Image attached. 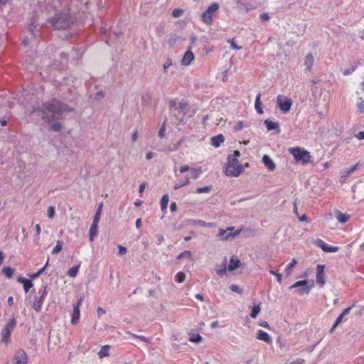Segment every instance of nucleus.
<instances>
[{
    "label": "nucleus",
    "mask_w": 364,
    "mask_h": 364,
    "mask_svg": "<svg viewBox=\"0 0 364 364\" xmlns=\"http://www.w3.org/2000/svg\"><path fill=\"white\" fill-rule=\"evenodd\" d=\"M73 109L60 101L53 99L43 104L42 107V118L50 123L60 119L65 113L72 112Z\"/></svg>",
    "instance_id": "f257e3e1"
},
{
    "label": "nucleus",
    "mask_w": 364,
    "mask_h": 364,
    "mask_svg": "<svg viewBox=\"0 0 364 364\" xmlns=\"http://www.w3.org/2000/svg\"><path fill=\"white\" fill-rule=\"evenodd\" d=\"M240 155V153L238 151H235L233 154L228 156V164L225 171L226 176L237 177L242 172V166L237 159Z\"/></svg>",
    "instance_id": "f03ea898"
},
{
    "label": "nucleus",
    "mask_w": 364,
    "mask_h": 364,
    "mask_svg": "<svg viewBox=\"0 0 364 364\" xmlns=\"http://www.w3.org/2000/svg\"><path fill=\"white\" fill-rule=\"evenodd\" d=\"M295 161L302 164H306L311 161V156L310 153L303 147H291L288 149Z\"/></svg>",
    "instance_id": "7ed1b4c3"
},
{
    "label": "nucleus",
    "mask_w": 364,
    "mask_h": 364,
    "mask_svg": "<svg viewBox=\"0 0 364 364\" xmlns=\"http://www.w3.org/2000/svg\"><path fill=\"white\" fill-rule=\"evenodd\" d=\"M50 23L55 29H65L72 23L70 16L68 14H58L50 19Z\"/></svg>",
    "instance_id": "20e7f679"
},
{
    "label": "nucleus",
    "mask_w": 364,
    "mask_h": 364,
    "mask_svg": "<svg viewBox=\"0 0 364 364\" xmlns=\"http://www.w3.org/2000/svg\"><path fill=\"white\" fill-rule=\"evenodd\" d=\"M314 286V284L312 281L301 280L296 282L294 284L289 287V289H295V293L299 295H303L308 294Z\"/></svg>",
    "instance_id": "39448f33"
},
{
    "label": "nucleus",
    "mask_w": 364,
    "mask_h": 364,
    "mask_svg": "<svg viewBox=\"0 0 364 364\" xmlns=\"http://www.w3.org/2000/svg\"><path fill=\"white\" fill-rule=\"evenodd\" d=\"M219 9L218 3H212L208 9L201 15L202 21L208 26L212 25L213 22V16Z\"/></svg>",
    "instance_id": "423d86ee"
},
{
    "label": "nucleus",
    "mask_w": 364,
    "mask_h": 364,
    "mask_svg": "<svg viewBox=\"0 0 364 364\" xmlns=\"http://www.w3.org/2000/svg\"><path fill=\"white\" fill-rule=\"evenodd\" d=\"M16 326V321L15 318L10 319L4 326L1 331V342L8 344L10 341L11 333L14 331Z\"/></svg>",
    "instance_id": "0eeeda50"
},
{
    "label": "nucleus",
    "mask_w": 364,
    "mask_h": 364,
    "mask_svg": "<svg viewBox=\"0 0 364 364\" xmlns=\"http://www.w3.org/2000/svg\"><path fill=\"white\" fill-rule=\"evenodd\" d=\"M188 106V103L185 100H181L177 107L174 109V112H171L174 115L173 123L178 125L183 121L185 117V109Z\"/></svg>",
    "instance_id": "6e6552de"
},
{
    "label": "nucleus",
    "mask_w": 364,
    "mask_h": 364,
    "mask_svg": "<svg viewBox=\"0 0 364 364\" xmlns=\"http://www.w3.org/2000/svg\"><path fill=\"white\" fill-rule=\"evenodd\" d=\"M277 105L282 112L287 113L291 109L292 100L289 97L279 95L277 97Z\"/></svg>",
    "instance_id": "1a4fd4ad"
},
{
    "label": "nucleus",
    "mask_w": 364,
    "mask_h": 364,
    "mask_svg": "<svg viewBox=\"0 0 364 364\" xmlns=\"http://www.w3.org/2000/svg\"><path fill=\"white\" fill-rule=\"evenodd\" d=\"M227 231V230H224L222 228L219 230L218 236L221 238V240H232V239H234L235 237L240 234L242 230H237L233 232H230L228 234H226Z\"/></svg>",
    "instance_id": "9d476101"
},
{
    "label": "nucleus",
    "mask_w": 364,
    "mask_h": 364,
    "mask_svg": "<svg viewBox=\"0 0 364 364\" xmlns=\"http://www.w3.org/2000/svg\"><path fill=\"white\" fill-rule=\"evenodd\" d=\"M227 231V230H224L222 228L219 230L218 236L221 238V240H232V239H234L235 237L240 234L242 230H237L233 232H230L228 234H226Z\"/></svg>",
    "instance_id": "9b49d317"
},
{
    "label": "nucleus",
    "mask_w": 364,
    "mask_h": 364,
    "mask_svg": "<svg viewBox=\"0 0 364 364\" xmlns=\"http://www.w3.org/2000/svg\"><path fill=\"white\" fill-rule=\"evenodd\" d=\"M318 246L326 252H336L339 248L337 246H330L321 240L317 241Z\"/></svg>",
    "instance_id": "f8f14e48"
},
{
    "label": "nucleus",
    "mask_w": 364,
    "mask_h": 364,
    "mask_svg": "<svg viewBox=\"0 0 364 364\" xmlns=\"http://www.w3.org/2000/svg\"><path fill=\"white\" fill-rule=\"evenodd\" d=\"M316 282L323 286L325 284L323 266L317 265Z\"/></svg>",
    "instance_id": "ddd939ff"
},
{
    "label": "nucleus",
    "mask_w": 364,
    "mask_h": 364,
    "mask_svg": "<svg viewBox=\"0 0 364 364\" xmlns=\"http://www.w3.org/2000/svg\"><path fill=\"white\" fill-rule=\"evenodd\" d=\"M46 295V288H44L41 296L38 299H36L35 301L33 302V307L37 311H39L41 309L42 304H43V301L44 300Z\"/></svg>",
    "instance_id": "4468645a"
},
{
    "label": "nucleus",
    "mask_w": 364,
    "mask_h": 364,
    "mask_svg": "<svg viewBox=\"0 0 364 364\" xmlns=\"http://www.w3.org/2000/svg\"><path fill=\"white\" fill-rule=\"evenodd\" d=\"M262 162L266 168L270 171H274L276 168L275 163L268 155L263 156Z\"/></svg>",
    "instance_id": "2eb2a0df"
},
{
    "label": "nucleus",
    "mask_w": 364,
    "mask_h": 364,
    "mask_svg": "<svg viewBox=\"0 0 364 364\" xmlns=\"http://www.w3.org/2000/svg\"><path fill=\"white\" fill-rule=\"evenodd\" d=\"M314 64V57L313 54L309 53L304 59V65L305 66V70L306 71H311L313 65Z\"/></svg>",
    "instance_id": "dca6fc26"
},
{
    "label": "nucleus",
    "mask_w": 364,
    "mask_h": 364,
    "mask_svg": "<svg viewBox=\"0 0 364 364\" xmlns=\"http://www.w3.org/2000/svg\"><path fill=\"white\" fill-rule=\"evenodd\" d=\"M193 60L194 54L191 50H188L185 53L181 60V64L186 66L189 65Z\"/></svg>",
    "instance_id": "f3484780"
},
{
    "label": "nucleus",
    "mask_w": 364,
    "mask_h": 364,
    "mask_svg": "<svg viewBox=\"0 0 364 364\" xmlns=\"http://www.w3.org/2000/svg\"><path fill=\"white\" fill-rule=\"evenodd\" d=\"M98 223L97 222L92 221L91 226L89 230V237L90 241L92 242L94 240L95 237L97 235L98 233Z\"/></svg>",
    "instance_id": "a211bd4d"
},
{
    "label": "nucleus",
    "mask_w": 364,
    "mask_h": 364,
    "mask_svg": "<svg viewBox=\"0 0 364 364\" xmlns=\"http://www.w3.org/2000/svg\"><path fill=\"white\" fill-rule=\"evenodd\" d=\"M257 338L259 340L264 341L267 343H271L272 341L271 336L267 332L262 330L257 331Z\"/></svg>",
    "instance_id": "6ab92c4d"
},
{
    "label": "nucleus",
    "mask_w": 364,
    "mask_h": 364,
    "mask_svg": "<svg viewBox=\"0 0 364 364\" xmlns=\"http://www.w3.org/2000/svg\"><path fill=\"white\" fill-rule=\"evenodd\" d=\"M240 261L235 256H232L230 259V263L228 269L229 271H233L237 269L240 266Z\"/></svg>",
    "instance_id": "aec40b11"
},
{
    "label": "nucleus",
    "mask_w": 364,
    "mask_h": 364,
    "mask_svg": "<svg viewBox=\"0 0 364 364\" xmlns=\"http://www.w3.org/2000/svg\"><path fill=\"white\" fill-rule=\"evenodd\" d=\"M80 316V309L77 306H73V311L71 318V323L73 325L77 324L79 322Z\"/></svg>",
    "instance_id": "412c9836"
},
{
    "label": "nucleus",
    "mask_w": 364,
    "mask_h": 364,
    "mask_svg": "<svg viewBox=\"0 0 364 364\" xmlns=\"http://www.w3.org/2000/svg\"><path fill=\"white\" fill-rule=\"evenodd\" d=\"M225 140L223 134H218L211 138V144L215 147H219Z\"/></svg>",
    "instance_id": "4be33fe9"
},
{
    "label": "nucleus",
    "mask_w": 364,
    "mask_h": 364,
    "mask_svg": "<svg viewBox=\"0 0 364 364\" xmlns=\"http://www.w3.org/2000/svg\"><path fill=\"white\" fill-rule=\"evenodd\" d=\"M336 218L339 223H345L349 220L350 215L346 213H343L341 211H337L336 213Z\"/></svg>",
    "instance_id": "5701e85b"
},
{
    "label": "nucleus",
    "mask_w": 364,
    "mask_h": 364,
    "mask_svg": "<svg viewBox=\"0 0 364 364\" xmlns=\"http://www.w3.org/2000/svg\"><path fill=\"white\" fill-rule=\"evenodd\" d=\"M109 349H110V346H109V345L103 346L97 353L99 358H102L109 356Z\"/></svg>",
    "instance_id": "b1692460"
},
{
    "label": "nucleus",
    "mask_w": 364,
    "mask_h": 364,
    "mask_svg": "<svg viewBox=\"0 0 364 364\" xmlns=\"http://www.w3.org/2000/svg\"><path fill=\"white\" fill-rule=\"evenodd\" d=\"M260 98H261V94L258 93L257 95V96H256L255 107L256 111L259 114H262L263 113V109H262V102L260 101Z\"/></svg>",
    "instance_id": "393cba45"
},
{
    "label": "nucleus",
    "mask_w": 364,
    "mask_h": 364,
    "mask_svg": "<svg viewBox=\"0 0 364 364\" xmlns=\"http://www.w3.org/2000/svg\"><path fill=\"white\" fill-rule=\"evenodd\" d=\"M191 223L194 225H199L205 228H212L214 226L213 223H206L202 220H193Z\"/></svg>",
    "instance_id": "a878e982"
},
{
    "label": "nucleus",
    "mask_w": 364,
    "mask_h": 364,
    "mask_svg": "<svg viewBox=\"0 0 364 364\" xmlns=\"http://www.w3.org/2000/svg\"><path fill=\"white\" fill-rule=\"evenodd\" d=\"M168 201V196L167 194L164 195L161 200V208L164 213H166Z\"/></svg>",
    "instance_id": "bb28decb"
},
{
    "label": "nucleus",
    "mask_w": 364,
    "mask_h": 364,
    "mask_svg": "<svg viewBox=\"0 0 364 364\" xmlns=\"http://www.w3.org/2000/svg\"><path fill=\"white\" fill-rule=\"evenodd\" d=\"M264 124L268 131L275 130L279 129V124L277 122H272L269 119H266Z\"/></svg>",
    "instance_id": "cd10ccee"
},
{
    "label": "nucleus",
    "mask_w": 364,
    "mask_h": 364,
    "mask_svg": "<svg viewBox=\"0 0 364 364\" xmlns=\"http://www.w3.org/2000/svg\"><path fill=\"white\" fill-rule=\"evenodd\" d=\"M102 207H103L102 203H99L97 208L96 210L95 214L93 217L92 221L99 223V221L100 220L101 215H102Z\"/></svg>",
    "instance_id": "c85d7f7f"
},
{
    "label": "nucleus",
    "mask_w": 364,
    "mask_h": 364,
    "mask_svg": "<svg viewBox=\"0 0 364 364\" xmlns=\"http://www.w3.org/2000/svg\"><path fill=\"white\" fill-rule=\"evenodd\" d=\"M189 183H190L189 178L188 176H186L183 180H181L178 183H176L174 185L173 188L175 190H178V189L189 184Z\"/></svg>",
    "instance_id": "c756f323"
},
{
    "label": "nucleus",
    "mask_w": 364,
    "mask_h": 364,
    "mask_svg": "<svg viewBox=\"0 0 364 364\" xmlns=\"http://www.w3.org/2000/svg\"><path fill=\"white\" fill-rule=\"evenodd\" d=\"M215 270L217 274L223 276L227 271L226 263L224 262L223 264L217 265Z\"/></svg>",
    "instance_id": "7c9ffc66"
},
{
    "label": "nucleus",
    "mask_w": 364,
    "mask_h": 364,
    "mask_svg": "<svg viewBox=\"0 0 364 364\" xmlns=\"http://www.w3.org/2000/svg\"><path fill=\"white\" fill-rule=\"evenodd\" d=\"M80 267V265L78 264V265L71 267L68 270V275L73 278L77 276V274H78Z\"/></svg>",
    "instance_id": "2f4dec72"
},
{
    "label": "nucleus",
    "mask_w": 364,
    "mask_h": 364,
    "mask_svg": "<svg viewBox=\"0 0 364 364\" xmlns=\"http://www.w3.org/2000/svg\"><path fill=\"white\" fill-rule=\"evenodd\" d=\"M297 264V260L296 259H293L291 262L285 268V272L287 275L291 274L292 272V269L295 267V265Z\"/></svg>",
    "instance_id": "473e14b6"
},
{
    "label": "nucleus",
    "mask_w": 364,
    "mask_h": 364,
    "mask_svg": "<svg viewBox=\"0 0 364 364\" xmlns=\"http://www.w3.org/2000/svg\"><path fill=\"white\" fill-rule=\"evenodd\" d=\"M203 341V337L198 333H193L189 338V341L192 343H200Z\"/></svg>",
    "instance_id": "72a5a7b5"
},
{
    "label": "nucleus",
    "mask_w": 364,
    "mask_h": 364,
    "mask_svg": "<svg viewBox=\"0 0 364 364\" xmlns=\"http://www.w3.org/2000/svg\"><path fill=\"white\" fill-rule=\"evenodd\" d=\"M343 318H344V316H343L341 314L338 316V318H336V320L335 321L333 326L331 327V328L330 329V333H333L334 331V330L336 329V328L341 323L343 322Z\"/></svg>",
    "instance_id": "f704fd0d"
},
{
    "label": "nucleus",
    "mask_w": 364,
    "mask_h": 364,
    "mask_svg": "<svg viewBox=\"0 0 364 364\" xmlns=\"http://www.w3.org/2000/svg\"><path fill=\"white\" fill-rule=\"evenodd\" d=\"M356 107L360 113H364V100L362 97L358 99Z\"/></svg>",
    "instance_id": "c9c22d12"
},
{
    "label": "nucleus",
    "mask_w": 364,
    "mask_h": 364,
    "mask_svg": "<svg viewBox=\"0 0 364 364\" xmlns=\"http://www.w3.org/2000/svg\"><path fill=\"white\" fill-rule=\"evenodd\" d=\"M261 308H260V304H259L257 306H254L252 308V311L250 313V316L252 318H256L258 314L260 312Z\"/></svg>",
    "instance_id": "e433bc0d"
},
{
    "label": "nucleus",
    "mask_w": 364,
    "mask_h": 364,
    "mask_svg": "<svg viewBox=\"0 0 364 364\" xmlns=\"http://www.w3.org/2000/svg\"><path fill=\"white\" fill-rule=\"evenodd\" d=\"M185 278H186V274L182 272H178L175 276V280L178 283L183 282L185 280Z\"/></svg>",
    "instance_id": "4c0bfd02"
},
{
    "label": "nucleus",
    "mask_w": 364,
    "mask_h": 364,
    "mask_svg": "<svg viewBox=\"0 0 364 364\" xmlns=\"http://www.w3.org/2000/svg\"><path fill=\"white\" fill-rule=\"evenodd\" d=\"M63 242L60 240H58L55 247L52 250L53 255H56L60 252L62 250Z\"/></svg>",
    "instance_id": "58836bf2"
},
{
    "label": "nucleus",
    "mask_w": 364,
    "mask_h": 364,
    "mask_svg": "<svg viewBox=\"0 0 364 364\" xmlns=\"http://www.w3.org/2000/svg\"><path fill=\"white\" fill-rule=\"evenodd\" d=\"M191 171L193 173V177L194 179H197L199 176L202 173L201 167L192 168Z\"/></svg>",
    "instance_id": "ea45409f"
},
{
    "label": "nucleus",
    "mask_w": 364,
    "mask_h": 364,
    "mask_svg": "<svg viewBox=\"0 0 364 364\" xmlns=\"http://www.w3.org/2000/svg\"><path fill=\"white\" fill-rule=\"evenodd\" d=\"M179 102L177 99H171L169 100L171 112H174V109L178 107Z\"/></svg>",
    "instance_id": "a19ab883"
},
{
    "label": "nucleus",
    "mask_w": 364,
    "mask_h": 364,
    "mask_svg": "<svg viewBox=\"0 0 364 364\" xmlns=\"http://www.w3.org/2000/svg\"><path fill=\"white\" fill-rule=\"evenodd\" d=\"M2 272L7 278H11L14 273V269L11 267H6L3 268Z\"/></svg>",
    "instance_id": "79ce46f5"
},
{
    "label": "nucleus",
    "mask_w": 364,
    "mask_h": 364,
    "mask_svg": "<svg viewBox=\"0 0 364 364\" xmlns=\"http://www.w3.org/2000/svg\"><path fill=\"white\" fill-rule=\"evenodd\" d=\"M164 28H165V25L164 23H159L156 28V33H157V36H159V37H161L162 35L164 33Z\"/></svg>",
    "instance_id": "37998d69"
},
{
    "label": "nucleus",
    "mask_w": 364,
    "mask_h": 364,
    "mask_svg": "<svg viewBox=\"0 0 364 364\" xmlns=\"http://www.w3.org/2000/svg\"><path fill=\"white\" fill-rule=\"evenodd\" d=\"M14 364H22L23 363V354L21 353H16L14 355Z\"/></svg>",
    "instance_id": "c03bdc74"
},
{
    "label": "nucleus",
    "mask_w": 364,
    "mask_h": 364,
    "mask_svg": "<svg viewBox=\"0 0 364 364\" xmlns=\"http://www.w3.org/2000/svg\"><path fill=\"white\" fill-rule=\"evenodd\" d=\"M33 287L31 280L24 278V291L26 293Z\"/></svg>",
    "instance_id": "a18cd8bd"
},
{
    "label": "nucleus",
    "mask_w": 364,
    "mask_h": 364,
    "mask_svg": "<svg viewBox=\"0 0 364 364\" xmlns=\"http://www.w3.org/2000/svg\"><path fill=\"white\" fill-rule=\"evenodd\" d=\"M212 189L211 186H204L196 189L197 193H209Z\"/></svg>",
    "instance_id": "49530a36"
},
{
    "label": "nucleus",
    "mask_w": 364,
    "mask_h": 364,
    "mask_svg": "<svg viewBox=\"0 0 364 364\" xmlns=\"http://www.w3.org/2000/svg\"><path fill=\"white\" fill-rule=\"evenodd\" d=\"M165 131H166V122H164L162 125L160 127V129L159 131L158 135L162 139L164 137L165 135Z\"/></svg>",
    "instance_id": "de8ad7c7"
},
{
    "label": "nucleus",
    "mask_w": 364,
    "mask_h": 364,
    "mask_svg": "<svg viewBox=\"0 0 364 364\" xmlns=\"http://www.w3.org/2000/svg\"><path fill=\"white\" fill-rule=\"evenodd\" d=\"M127 333L129 335H130L133 338H136L140 339L141 341H142L144 342H146V343L149 342V339L147 338H146L145 336H144L136 335V334H134V333H130V332H128Z\"/></svg>",
    "instance_id": "09e8293b"
},
{
    "label": "nucleus",
    "mask_w": 364,
    "mask_h": 364,
    "mask_svg": "<svg viewBox=\"0 0 364 364\" xmlns=\"http://www.w3.org/2000/svg\"><path fill=\"white\" fill-rule=\"evenodd\" d=\"M173 65L172 60L170 58H167L165 63L163 65V68L165 73H167L168 69Z\"/></svg>",
    "instance_id": "8fccbe9b"
},
{
    "label": "nucleus",
    "mask_w": 364,
    "mask_h": 364,
    "mask_svg": "<svg viewBox=\"0 0 364 364\" xmlns=\"http://www.w3.org/2000/svg\"><path fill=\"white\" fill-rule=\"evenodd\" d=\"M183 11L181 9H175L172 11V16L175 18L180 17L183 14Z\"/></svg>",
    "instance_id": "3c124183"
},
{
    "label": "nucleus",
    "mask_w": 364,
    "mask_h": 364,
    "mask_svg": "<svg viewBox=\"0 0 364 364\" xmlns=\"http://www.w3.org/2000/svg\"><path fill=\"white\" fill-rule=\"evenodd\" d=\"M269 273L274 276H275V277L277 278V282L281 284L282 283V274L274 271V270H269Z\"/></svg>",
    "instance_id": "603ef678"
},
{
    "label": "nucleus",
    "mask_w": 364,
    "mask_h": 364,
    "mask_svg": "<svg viewBox=\"0 0 364 364\" xmlns=\"http://www.w3.org/2000/svg\"><path fill=\"white\" fill-rule=\"evenodd\" d=\"M230 288L231 291H233V292H236V293H238V294H242V291L240 289V287L239 286L236 285V284H231Z\"/></svg>",
    "instance_id": "864d4df0"
},
{
    "label": "nucleus",
    "mask_w": 364,
    "mask_h": 364,
    "mask_svg": "<svg viewBox=\"0 0 364 364\" xmlns=\"http://www.w3.org/2000/svg\"><path fill=\"white\" fill-rule=\"evenodd\" d=\"M51 129L55 132H59L62 129V124L59 122H55L51 125Z\"/></svg>",
    "instance_id": "5fc2aeb1"
},
{
    "label": "nucleus",
    "mask_w": 364,
    "mask_h": 364,
    "mask_svg": "<svg viewBox=\"0 0 364 364\" xmlns=\"http://www.w3.org/2000/svg\"><path fill=\"white\" fill-rule=\"evenodd\" d=\"M48 261H49V259H47L46 264L43 267L40 269L36 274H34L33 275H32L31 277L32 278H36V277H38L41 274H42L43 272L45 270L46 267H47V265L48 264Z\"/></svg>",
    "instance_id": "6e6d98bb"
},
{
    "label": "nucleus",
    "mask_w": 364,
    "mask_h": 364,
    "mask_svg": "<svg viewBox=\"0 0 364 364\" xmlns=\"http://www.w3.org/2000/svg\"><path fill=\"white\" fill-rule=\"evenodd\" d=\"M191 257V252L188 251V250H186L183 252H181L178 256V259H181L183 257Z\"/></svg>",
    "instance_id": "4d7b16f0"
},
{
    "label": "nucleus",
    "mask_w": 364,
    "mask_h": 364,
    "mask_svg": "<svg viewBox=\"0 0 364 364\" xmlns=\"http://www.w3.org/2000/svg\"><path fill=\"white\" fill-rule=\"evenodd\" d=\"M55 215V208L54 206H49L48 209V216L49 218H53Z\"/></svg>",
    "instance_id": "13d9d810"
},
{
    "label": "nucleus",
    "mask_w": 364,
    "mask_h": 364,
    "mask_svg": "<svg viewBox=\"0 0 364 364\" xmlns=\"http://www.w3.org/2000/svg\"><path fill=\"white\" fill-rule=\"evenodd\" d=\"M243 127H244V126H243L242 122H237V124H235L234 128L236 131H240V130L242 129Z\"/></svg>",
    "instance_id": "bf43d9fd"
},
{
    "label": "nucleus",
    "mask_w": 364,
    "mask_h": 364,
    "mask_svg": "<svg viewBox=\"0 0 364 364\" xmlns=\"http://www.w3.org/2000/svg\"><path fill=\"white\" fill-rule=\"evenodd\" d=\"M355 69V67H353L351 68H349V69H346L343 71V75H348L350 74H351Z\"/></svg>",
    "instance_id": "052dcab7"
},
{
    "label": "nucleus",
    "mask_w": 364,
    "mask_h": 364,
    "mask_svg": "<svg viewBox=\"0 0 364 364\" xmlns=\"http://www.w3.org/2000/svg\"><path fill=\"white\" fill-rule=\"evenodd\" d=\"M260 18L262 21H267L269 20V14L267 13L262 14L260 15Z\"/></svg>",
    "instance_id": "680f3d73"
},
{
    "label": "nucleus",
    "mask_w": 364,
    "mask_h": 364,
    "mask_svg": "<svg viewBox=\"0 0 364 364\" xmlns=\"http://www.w3.org/2000/svg\"><path fill=\"white\" fill-rule=\"evenodd\" d=\"M127 253V249L121 245L119 246V255H123Z\"/></svg>",
    "instance_id": "e2e57ef3"
},
{
    "label": "nucleus",
    "mask_w": 364,
    "mask_h": 364,
    "mask_svg": "<svg viewBox=\"0 0 364 364\" xmlns=\"http://www.w3.org/2000/svg\"><path fill=\"white\" fill-rule=\"evenodd\" d=\"M191 169V168H190V167L186 165V166H181L179 171L181 173H185Z\"/></svg>",
    "instance_id": "0e129e2a"
},
{
    "label": "nucleus",
    "mask_w": 364,
    "mask_h": 364,
    "mask_svg": "<svg viewBox=\"0 0 364 364\" xmlns=\"http://www.w3.org/2000/svg\"><path fill=\"white\" fill-rule=\"evenodd\" d=\"M357 164L352 166L348 169V171H346V173L348 175L352 173L357 168Z\"/></svg>",
    "instance_id": "69168bd1"
},
{
    "label": "nucleus",
    "mask_w": 364,
    "mask_h": 364,
    "mask_svg": "<svg viewBox=\"0 0 364 364\" xmlns=\"http://www.w3.org/2000/svg\"><path fill=\"white\" fill-rule=\"evenodd\" d=\"M355 137L358 140H363L364 139V132H359L356 135Z\"/></svg>",
    "instance_id": "338daca9"
},
{
    "label": "nucleus",
    "mask_w": 364,
    "mask_h": 364,
    "mask_svg": "<svg viewBox=\"0 0 364 364\" xmlns=\"http://www.w3.org/2000/svg\"><path fill=\"white\" fill-rule=\"evenodd\" d=\"M97 314L98 316H101L102 315L105 314V311L102 308L98 307L97 309Z\"/></svg>",
    "instance_id": "774afa93"
}]
</instances>
